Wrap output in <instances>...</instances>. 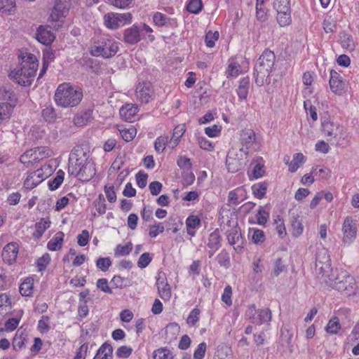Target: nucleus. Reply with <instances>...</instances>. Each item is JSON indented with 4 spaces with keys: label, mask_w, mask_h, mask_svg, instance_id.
I'll return each instance as SVG.
<instances>
[{
    "label": "nucleus",
    "mask_w": 359,
    "mask_h": 359,
    "mask_svg": "<svg viewBox=\"0 0 359 359\" xmlns=\"http://www.w3.org/2000/svg\"><path fill=\"white\" fill-rule=\"evenodd\" d=\"M20 68L9 73V77L22 86H30L35 76L39 62L36 57L30 53H21L19 56Z\"/></svg>",
    "instance_id": "obj_1"
},
{
    "label": "nucleus",
    "mask_w": 359,
    "mask_h": 359,
    "mask_svg": "<svg viewBox=\"0 0 359 359\" xmlns=\"http://www.w3.org/2000/svg\"><path fill=\"white\" fill-rule=\"evenodd\" d=\"M331 287L346 296L355 294V280L346 271L335 269L331 276L321 283Z\"/></svg>",
    "instance_id": "obj_2"
},
{
    "label": "nucleus",
    "mask_w": 359,
    "mask_h": 359,
    "mask_svg": "<svg viewBox=\"0 0 359 359\" xmlns=\"http://www.w3.org/2000/svg\"><path fill=\"white\" fill-rule=\"evenodd\" d=\"M276 56L273 51L265 50L257 60L254 67L255 83L262 86L267 81L274 65Z\"/></svg>",
    "instance_id": "obj_3"
},
{
    "label": "nucleus",
    "mask_w": 359,
    "mask_h": 359,
    "mask_svg": "<svg viewBox=\"0 0 359 359\" xmlns=\"http://www.w3.org/2000/svg\"><path fill=\"white\" fill-rule=\"evenodd\" d=\"M83 97L80 89H75L67 83L60 84L55 93V100L57 105L62 107L78 105Z\"/></svg>",
    "instance_id": "obj_4"
},
{
    "label": "nucleus",
    "mask_w": 359,
    "mask_h": 359,
    "mask_svg": "<svg viewBox=\"0 0 359 359\" xmlns=\"http://www.w3.org/2000/svg\"><path fill=\"white\" fill-rule=\"evenodd\" d=\"M248 151L243 148H231L226 156V165L229 172L235 173L242 170L248 162Z\"/></svg>",
    "instance_id": "obj_5"
},
{
    "label": "nucleus",
    "mask_w": 359,
    "mask_h": 359,
    "mask_svg": "<svg viewBox=\"0 0 359 359\" xmlns=\"http://www.w3.org/2000/svg\"><path fill=\"white\" fill-rule=\"evenodd\" d=\"M317 277L322 283L326 277L331 276L334 270L331 268L330 255L325 248L319 250L316 255Z\"/></svg>",
    "instance_id": "obj_6"
},
{
    "label": "nucleus",
    "mask_w": 359,
    "mask_h": 359,
    "mask_svg": "<svg viewBox=\"0 0 359 359\" xmlns=\"http://www.w3.org/2000/svg\"><path fill=\"white\" fill-rule=\"evenodd\" d=\"M131 21L132 15L130 13H108L104 15V25L110 29H116L120 25L130 24Z\"/></svg>",
    "instance_id": "obj_7"
},
{
    "label": "nucleus",
    "mask_w": 359,
    "mask_h": 359,
    "mask_svg": "<svg viewBox=\"0 0 359 359\" xmlns=\"http://www.w3.org/2000/svg\"><path fill=\"white\" fill-rule=\"evenodd\" d=\"M88 158L87 153L81 147H74L69 156L68 172L69 173L71 168L75 170H79L81 167L83 168L85 165H88L90 163L88 162Z\"/></svg>",
    "instance_id": "obj_8"
},
{
    "label": "nucleus",
    "mask_w": 359,
    "mask_h": 359,
    "mask_svg": "<svg viewBox=\"0 0 359 359\" xmlns=\"http://www.w3.org/2000/svg\"><path fill=\"white\" fill-rule=\"evenodd\" d=\"M117 43L111 39H106L101 45L95 46L91 50L93 56H102L104 58H109L114 56L118 51Z\"/></svg>",
    "instance_id": "obj_9"
},
{
    "label": "nucleus",
    "mask_w": 359,
    "mask_h": 359,
    "mask_svg": "<svg viewBox=\"0 0 359 359\" xmlns=\"http://www.w3.org/2000/svg\"><path fill=\"white\" fill-rule=\"evenodd\" d=\"M246 314L251 322L257 325L269 323L271 320V311L269 309L257 310L255 305L248 307Z\"/></svg>",
    "instance_id": "obj_10"
},
{
    "label": "nucleus",
    "mask_w": 359,
    "mask_h": 359,
    "mask_svg": "<svg viewBox=\"0 0 359 359\" xmlns=\"http://www.w3.org/2000/svg\"><path fill=\"white\" fill-rule=\"evenodd\" d=\"M343 238L342 242L345 244H351L357 236V221L352 217L348 216L344 219L342 225Z\"/></svg>",
    "instance_id": "obj_11"
},
{
    "label": "nucleus",
    "mask_w": 359,
    "mask_h": 359,
    "mask_svg": "<svg viewBox=\"0 0 359 359\" xmlns=\"http://www.w3.org/2000/svg\"><path fill=\"white\" fill-rule=\"evenodd\" d=\"M70 0H55L50 18L53 21L62 22L71 8Z\"/></svg>",
    "instance_id": "obj_12"
},
{
    "label": "nucleus",
    "mask_w": 359,
    "mask_h": 359,
    "mask_svg": "<svg viewBox=\"0 0 359 359\" xmlns=\"http://www.w3.org/2000/svg\"><path fill=\"white\" fill-rule=\"evenodd\" d=\"M323 132L327 137V142L332 145L337 146L339 144V139L341 135V128L339 126L334 125L330 122H324L323 123Z\"/></svg>",
    "instance_id": "obj_13"
},
{
    "label": "nucleus",
    "mask_w": 359,
    "mask_h": 359,
    "mask_svg": "<svg viewBox=\"0 0 359 359\" xmlns=\"http://www.w3.org/2000/svg\"><path fill=\"white\" fill-rule=\"evenodd\" d=\"M69 175L76 176L79 180L88 182L95 175V170L93 165L89 163L88 165L81 167L79 170H75L72 168L69 170Z\"/></svg>",
    "instance_id": "obj_14"
},
{
    "label": "nucleus",
    "mask_w": 359,
    "mask_h": 359,
    "mask_svg": "<svg viewBox=\"0 0 359 359\" xmlns=\"http://www.w3.org/2000/svg\"><path fill=\"white\" fill-rule=\"evenodd\" d=\"M330 87L335 94L341 95L344 91L345 82L341 76L334 70L330 71Z\"/></svg>",
    "instance_id": "obj_15"
},
{
    "label": "nucleus",
    "mask_w": 359,
    "mask_h": 359,
    "mask_svg": "<svg viewBox=\"0 0 359 359\" xmlns=\"http://www.w3.org/2000/svg\"><path fill=\"white\" fill-rule=\"evenodd\" d=\"M18 253V246L15 243L7 244L1 254L3 260L8 264H12L16 259Z\"/></svg>",
    "instance_id": "obj_16"
},
{
    "label": "nucleus",
    "mask_w": 359,
    "mask_h": 359,
    "mask_svg": "<svg viewBox=\"0 0 359 359\" xmlns=\"http://www.w3.org/2000/svg\"><path fill=\"white\" fill-rule=\"evenodd\" d=\"M136 96L142 102L148 103L153 93L150 83H140L136 88Z\"/></svg>",
    "instance_id": "obj_17"
},
{
    "label": "nucleus",
    "mask_w": 359,
    "mask_h": 359,
    "mask_svg": "<svg viewBox=\"0 0 359 359\" xmlns=\"http://www.w3.org/2000/svg\"><path fill=\"white\" fill-rule=\"evenodd\" d=\"M36 39L44 45L50 44L55 39V36L48 27L40 26L36 33Z\"/></svg>",
    "instance_id": "obj_18"
},
{
    "label": "nucleus",
    "mask_w": 359,
    "mask_h": 359,
    "mask_svg": "<svg viewBox=\"0 0 359 359\" xmlns=\"http://www.w3.org/2000/svg\"><path fill=\"white\" fill-rule=\"evenodd\" d=\"M141 39L140 29L136 25L126 29L123 33V41L128 44H135Z\"/></svg>",
    "instance_id": "obj_19"
},
{
    "label": "nucleus",
    "mask_w": 359,
    "mask_h": 359,
    "mask_svg": "<svg viewBox=\"0 0 359 359\" xmlns=\"http://www.w3.org/2000/svg\"><path fill=\"white\" fill-rule=\"evenodd\" d=\"M137 111L138 109L135 104H126L120 109L119 114L123 120L132 122Z\"/></svg>",
    "instance_id": "obj_20"
},
{
    "label": "nucleus",
    "mask_w": 359,
    "mask_h": 359,
    "mask_svg": "<svg viewBox=\"0 0 359 359\" xmlns=\"http://www.w3.org/2000/svg\"><path fill=\"white\" fill-rule=\"evenodd\" d=\"M255 140L256 135L252 130L244 129L242 130L241 134V142L243 145L246 146V149L245 150L248 151V148L255 142Z\"/></svg>",
    "instance_id": "obj_21"
},
{
    "label": "nucleus",
    "mask_w": 359,
    "mask_h": 359,
    "mask_svg": "<svg viewBox=\"0 0 359 359\" xmlns=\"http://www.w3.org/2000/svg\"><path fill=\"white\" fill-rule=\"evenodd\" d=\"M15 107V100L13 98L11 102L0 103V123L4 120L8 119Z\"/></svg>",
    "instance_id": "obj_22"
},
{
    "label": "nucleus",
    "mask_w": 359,
    "mask_h": 359,
    "mask_svg": "<svg viewBox=\"0 0 359 359\" xmlns=\"http://www.w3.org/2000/svg\"><path fill=\"white\" fill-rule=\"evenodd\" d=\"M65 234L62 231L56 233L55 236L51 238L48 243L47 248L51 251H57L61 249Z\"/></svg>",
    "instance_id": "obj_23"
},
{
    "label": "nucleus",
    "mask_w": 359,
    "mask_h": 359,
    "mask_svg": "<svg viewBox=\"0 0 359 359\" xmlns=\"http://www.w3.org/2000/svg\"><path fill=\"white\" fill-rule=\"evenodd\" d=\"M35 152L33 161L39 162L40 160L51 156L53 154L52 149L48 147H38L34 149Z\"/></svg>",
    "instance_id": "obj_24"
},
{
    "label": "nucleus",
    "mask_w": 359,
    "mask_h": 359,
    "mask_svg": "<svg viewBox=\"0 0 359 359\" xmlns=\"http://www.w3.org/2000/svg\"><path fill=\"white\" fill-rule=\"evenodd\" d=\"M339 37L340 43L343 48L348 51H352L355 49V42L353 37L350 34L346 32H341L339 34Z\"/></svg>",
    "instance_id": "obj_25"
},
{
    "label": "nucleus",
    "mask_w": 359,
    "mask_h": 359,
    "mask_svg": "<svg viewBox=\"0 0 359 359\" xmlns=\"http://www.w3.org/2000/svg\"><path fill=\"white\" fill-rule=\"evenodd\" d=\"M186 225L188 234L194 236L195 235L194 229L201 225V220L197 216L191 215L187 219Z\"/></svg>",
    "instance_id": "obj_26"
},
{
    "label": "nucleus",
    "mask_w": 359,
    "mask_h": 359,
    "mask_svg": "<svg viewBox=\"0 0 359 359\" xmlns=\"http://www.w3.org/2000/svg\"><path fill=\"white\" fill-rule=\"evenodd\" d=\"M185 132L184 126H177L173 130L172 136L169 141L170 147L175 148L179 143L180 138Z\"/></svg>",
    "instance_id": "obj_27"
},
{
    "label": "nucleus",
    "mask_w": 359,
    "mask_h": 359,
    "mask_svg": "<svg viewBox=\"0 0 359 359\" xmlns=\"http://www.w3.org/2000/svg\"><path fill=\"white\" fill-rule=\"evenodd\" d=\"M34 280L31 278H26L20 285L19 291L22 296L29 297L33 292Z\"/></svg>",
    "instance_id": "obj_28"
},
{
    "label": "nucleus",
    "mask_w": 359,
    "mask_h": 359,
    "mask_svg": "<svg viewBox=\"0 0 359 359\" xmlns=\"http://www.w3.org/2000/svg\"><path fill=\"white\" fill-rule=\"evenodd\" d=\"M277 21L281 27L289 25L291 23V9L277 11Z\"/></svg>",
    "instance_id": "obj_29"
},
{
    "label": "nucleus",
    "mask_w": 359,
    "mask_h": 359,
    "mask_svg": "<svg viewBox=\"0 0 359 359\" xmlns=\"http://www.w3.org/2000/svg\"><path fill=\"white\" fill-rule=\"evenodd\" d=\"M290 222L292 229V235L294 236H300L303 233L304 226L299 219V217L298 215H292Z\"/></svg>",
    "instance_id": "obj_30"
},
{
    "label": "nucleus",
    "mask_w": 359,
    "mask_h": 359,
    "mask_svg": "<svg viewBox=\"0 0 359 359\" xmlns=\"http://www.w3.org/2000/svg\"><path fill=\"white\" fill-rule=\"evenodd\" d=\"M113 348L111 344L104 343L97 352L100 359H112Z\"/></svg>",
    "instance_id": "obj_31"
},
{
    "label": "nucleus",
    "mask_w": 359,
    "mask_h": 359,
    "mask_svg": "<svg viewBox=\"0 0 359 359\" xmlns=\"http://www.w3.org/2000/svg\"><path fill=\"white\" fill-rule=\"evenodd\" d=\"M340 329L341 324L339 318L337 316H332L325 327L326 332L330 334H335L338 333Z\"/></svg>",
    "instance_id": "obj_32"
},
{
    "label": "nucleus",
    "mask_w": 359,
    "mask_h": 359,
    "mask_svg": "<svg viewBox=\"0 0 359 359\" xmlns=\"http://www.w3.org/2000/svg\"><path fill=\"white\" fill-rule=\"evenodd\" d=\"M50 222L41 219L40 222L35 224L36 230L33 233L34 237L39 238L42 236L43 232L50 226Z\"/></svg>",
    "instance_id": "obj_33"
},
{
    "label": "nucleus",
    "mask_w": 359,
    "mask_h": 359,
    "mask_svg": "<svg viewBox=\"0 0 359 359\" xmlns=\"http://www.w3.org/2000/svg\"><path fill=\"white\" fill-rule=\"evenodd\" d=\"M227 239L229 243L231 245L239 243L240 240L242 239L240 229L234 227L229 230L227 233Z\"/></svg>",
    "instance_id": "obj_34"
},
{
    "label": "nucleus",
    "mask_w": 359,
    "mask_h": 359,
    "mask_svg": "<svg viewBox=\"0 0 359 359\" xmlns=\"http://www.w3.org/2000/svg\"><path fill=\"white\" fill-rule=\"evenodd\" d=\"M221 237L217 231H215L211 233L209 236L208 246L214 250V251H217L220 246Z\"/></svg>",
    "instance_id": "obj_35"
},
{
    "label": "nucleus",
    "mask_w": 359,
    "mask_h": 359,
    "mask_svg": "<svg viewBox=\"0 0 359 359\" xmlns=\"http://www.w3.org/2000/svg\"><path fill=\"white\" fill-rule=\"evenodd\" d=\"M158 291L160 297L164 300H169L171 297V290L169 284L163 282H157Z\"/></svg>",
    "instance_id": "obj_36"
},
{
    "label": "nucleus",
    "mask_w": 359,
    "mask_h": 359,
    "mask_svg": "<svg viewBox=\"0 0 359 359\" xmlns=\"http://www.w3.org/2000/svg\"><path fill=\"white\" fill-rule=\"evenodd\" d=\"M91 115L92 112L90 110L86 111L81 115H76L74 118V124L79 127L86 125L91 118Z\"/></svg>",
    "instance_id": "obj_37"
},
{
    "label": "nucleus",
    "mask_w": 359,
    "mask_h": 359,
    "mask_svg": "<svg viewBox=\"0 0 359 359\" xmlns=\"http://www.w3.org/2000/svg\"><path fill=\"white\" fill-rule=\"evenodd\" d=\"M266 189L267 184L266 182L257 183L252 187L254 196L259 199L262 198L265 196Z\"/></svg>",
    "instance_id": "obj_38"
},
{
    "label": "nucleus",
    "mask_w": 359,
    "mask_h": 359,
    "mask_svg": "<svg viewBox=\"0 0 359 359\" xmlns=\"http://www.w3.org/2000/svg\"><path fill=\"white\" fill-rule=\"evenodd\" d=\"M304 162V156L302 153L294 155L292 161L289 163V170L291 172L297 171L300 165Z\"/></svg>",
    "instance_id": "obj_39"
},
{
    "label": "nucleus",
    "mask_w": 359,
    "mask_h": 359,
    "mask_svg": "<svg viewBox=\"0 0 359 359\" xmlns=\"http://www.w3.org/2000/svg\"><path fill=\"white\" fill-rule=\"evenodd\" d=\"M64 176V172L62 170H58L55 178L48 181L49 189L52 191L57 189L62 183Z\"/></svg>",
    "instance_id": "obj_40"
},
{
    "label": "nucleus",
    "mask_w": 359,
    "mask_h": 359,
    "mask_svg": "<svg viewBox=\"0 0 359 359\" xmlns=\"http://www.w3.org/2000/svg\"><path fill=\"white\" fill-rule=\"evenodd\" d=\"M15 8V0H0V12L11 13Z\"/></svg>",
    "instance_id": "obj_41"
},
{
    "label": "nucleus",
    "mask_w": 359,
    "mask_h": 359,
    "mask_svg": "<svg viewBox=\"0 0 359 359\" xmlns=\"http://www.w3.org/2000/svg\"><path fill=\"white\" fill-rule=\"evenodd\" d=\"M93 205L99 215H104L106 212L107 206L103 194H99L98 197L94 201Z\"/></svg>",
    "instance_id": "obj_42"
},
{
    "label": "nucleus",
    "mask_w": 359,
    "mask_h": 359,
    "mask_svg": "<svg viewBox=\"0 0 359 359\" xmlns=\"http://www.w3.org/2000/svg\"><path fill=\"white\" fill-rule=\"evenodd\" d=\"M133 249V244L129 242L125 245H118L114 250L115 257L128 255Z\"/></svg>",
    "instance_id": "obj_43"
},
{
    "label": "nucleus",
    "mask_w": 359,
    "mask_h": 359,
    "mask_svg": "<svg viewBox=\"0 0 359 359\" xmlns=\"http://www.w3.org/2000/svg\"><path fill=\"white\" fill-rule=\"evenodd\" d=\"M154 359H172L170 351L167 348H161L154 352Z\"/></svg>",
    "instance_id": "obj_44"
},
{
    "label": "nucleus",
    "mask_w": 359,
    "mask_h": 359,
    "mask_svg": "<svg viewBox=\"0 0 359 359\" xmlns=\"http://www.w3.org/2000/svg\"><path fill=\"white\" fill-rule=\"evenodd\" d=\"M203 8L201 0H189L187 5V10L191 13H198Z\"/></svg>",
    "instance_id": "obj_45"
},
{
    "label": "nucleus",
    "mask_w": 359,
    "mask_h": 359,
    "mask_svg": "<svg viewBox=\"0 0 359 359\" xmlns=\"http://www.w3.org/2000/svg\"><path fill=\"white\" fill-rule=\"evenodd\" d=\"M323 29L326 33H332L336 31L337 23L334 18L328 16L323 21Z\"/></svg>",
    "instance_id": "obj_46"
},
{
    "label": "nucleus",
    "mask_w": 359,
    "mask_h": 359,
    "mask_svg": "<svg viewBox=\"0 0 359 359\" xmlns=\"http://www.w3.org/2000/svg\"><path fill=\"white\" fill-rule=\"evenodd\" d=\"M136 133V129L134 127H130L129 128L120 130V134L126 142L131 141L135 137Z\"/></svg>",
    "instance_id": "obj_47"
},
{
    "label": "nucleus",
    "mask_w": 359,
    "mask_h": 359,
    "mask_svg": "<svg viewBox=\"0 0 359 359\" xmlns=\"http://www.w3.org/2000/svg\"><path fill=\"white\" fill-rule=\"evenodd\" d=\"M168 139V137L161 136L156 140L154 142V148L158 153H161L164 151L165 145L169 143Z\"/></svg>",
    "instance_id": "obj_48"
},
{
    "label": "nucleus",
    "mask_w": 359,
    "mask_h": 359,
    "mask_svg": "<svg viewBox=\"0 0 359 359\" xmlns=\"http://www.w3.org/2000/svg\"><path fill=\"white\" fill-rule=\"evenodd\" d=\"M219 39V32L215 31V32H208L205 34V41L206 46L209 48H212L215 46V43Z\"/></svg>",
    "instance_id": "obj_49"
},
{
    "label": "nucleus",
    "mask_w": 359,
    "mask_h": 359,
    "mask_svg": "<svg viewBox=\"0 0 359 359\" xmlns=\"http://www.w3.org/2000/svg\"><path fill=\"white\" fill-rule=\"evenodd\" d=\"M35 152L33 149L27 150L25 153H24L20 158V161L23 164H34L36 163L35 161H33V157L34 156Z\"/></svg>",
    "instance_id": "obj_50"
},
{
    "label": "nucleus",
    "mask_w": 359,
    "mask_h": 359,
    "mask_svg": "<svg viewBox=\"0 0 359 359\" xmlns=\"http://www.w3.org/2000/svg\"><path fill=\"white\" fill-rule=\"evenodd\" d=\"M111 265V261L109 257H100L96 262V266L102 271H107Z\"/></svg>",
    "instance_id": "obj_51"
},
{
    "label": "nucleus",
    "mask_w": 359,
    "mask_h": 359,
    "mask_svg": "<svg viewBox=\"0 0 359 359\" xmlns=\"http://www.w3.org/2000/svg\"><path fill=\"white\" fill-rule=\"evenodd\" d=\"M50 257L48 253H45L38 259L36 264L39 271H42L46 269L47 265L50 263Z\"/></svg>",
    "instance_id": "obj_52"
},
{
    "label": "nucleus",
    "mask_w": 359,
    "mask_h": 359,
    "mask_svg": "<svg viewBox=\"0 0 359 359\" xmlns=\"http://www.w3.org/2000/svg\"><path fill=\"white\" fill-rule=\"evenodd\" d=\"M273 7L276 11L281 10L289 11L290 9V0H275L273 3Z\"/></svg>",
    "instance_id": "obj_53"
},
{
    "label": "nucleus",
    "mask_w": 359,
    "mask_h": 359,
    "mask_svg": "<svg viewBox=\"0 0 359 359\" xmlns=\"http://www.w3.org/2000/svg\"><path fill=\"white\" fill-rule=\"evenodd\" d=\"M152 258L150 257L149 252H144L140 255L138 261L137 266L140 269H144L147 267L149 263L151 262Z\"/></svg>",
    "instance_id": "obj_54"
},
{
    "label": "nucleus",
    "mask_w": 359,
    "mask_h": 359,
    "mask_svg": "<svg viewBox=\"0 0 359 359\" xmlns=\"http://www.w3.org/2000/svg\"><path fill=\"white\" fill-rule=\"evenodd\" d=\"M42 116L47 121H53L56 117V113L53 107H46L42 111Z\"/></svg>",
    "instance_id": "obj_55"
},
{
    "label": "nucleus",
    "mask_w": 359,
    "mask_h": 359,
    "mask_svg": "<svg viewBox=\"0 0 359 359\" xmlns=\"http://www.w3.org/2000/svg\"><path fill=\"white\" fill-rule=\"evenodd\" d=\"M207 349L206 343L202 342L198 344V348L194 353V359H203Z\"/></svg>",
    "instance_id": "obj_56"
},
{
    "label": "nucleus",
    "mask_w": 359,
    "mask_h": 359,
    "mask_svg": "<svg viewBox=\"0 0 359 359\" xmlns=\"http://www.w3.org/2000/svg\"><path fill=\"white\" fill-rule=\"evenodd\" d=\"M239 64L236 62L230 63L227 69V77L238 76L241 72Z\"/></svg>",
    "instance_id": "obj_57"
},
{
    "label": "nucleus",
    "mask_w": 359,
    "mask_h": 359,
    "mask_svg": "<svg viewBox=\"0 0 359 359\" xmlns=\"http://www.w3.org/2000/svg\"><path fill=\"white\" fill-rule=\"evenodd\" d=\"M164 226L161 223L150 226L149 235L151 238L156 237L159 233L163 232Z\"/></svg>",
    "instance_id": "obj_58"
},
{
    "label": "nucleus",
    "mask_w": 359,
    "mask_h": 359,
    "mask_svg": "<svg viewBox=\"0 0 359 359\" xmlns=\"http://www.w3.org/2000/svg\"><path fill=\"white\" fill-rule=\"evenodd\" d=\"M232 289L230 285H227L224 290L222 296V300L228 306L232 304L231 301Z\"/></svg>",
    "instance_id": "obj_59"
},
{
    "label": "nucleus",
    "mask_w": 359,
    "mask_h": 359,
    "mask_svg": "<svg viewBox=\"0 0 359 359\" xmlns=\"http://www.w3.org/2000/svg\"><path fill=\"white\" fill-rule=\"evenodd\" d=\"M199 314L200 310L197 308L194 309L187 318V323L191 325H194L199 320Z\"/></svg>",
    "instance_id": "obj_60"
},
{
    "label": "nucleus",
    "mask_w": 359,
    "mask_h": 359,
    "mask_svg": "<svg viewBox=\"0 0 359 359\" xmlns=\"http://www.w3.org/2000/svg\"><path fill=\"white\" fill-rule=\"evenodd\" d=\"M132 348L127 346H122L119 347L116 351V355L119 358H127L132 353Z\"/></svg>",
    "instance_id": "obj_61"
},
{
    "label": "nucleus",
    "mask_w": 359,
    "mask_h": 359,
    "mask_svg": "<svg viewBox=\"0 0 359 359\" xmlns=\"http://www.w3.org/2000/svg\"><path fill=\"white\" fill-rule=\"evenodd\" d=\"M217 261L221 266L228 267L230 264L229 254L226 252L222 251L217 255Z\"/></svg>",
    "instance_id": "obj_62"
},
{
    "label": "nucleus",
    "mask_w": 359,
    "mask_h": 359,
    "mask_svg": "<svg viewBox=\"0 0 359 359\" xmlns=\"http://www.w3.org/2000/svg\"><path fill=\"white\" fill-rule=\"evenodd\" d=\"M177 165L181 169H191V163L189 158L186 156H180L177 161Z\"/></svg>",
    "instance_id": "obj_63"
},
{
    "label": "nucleus",
    "mask_w": 359,
    "mask_h": 359,
    "mask_svg": "<svg viewBox=\"0 0 359 359\" xmlns=\"http://www.w3.org/2000/svg\"><path fill=\"white\" fill-rule=\"evenodd\" d=\"M268 217L269 213L262 207H260L257 214V223L260 225L264 224L267 222Z\"/></svg>",
    "instance_id": "obj_64"
}]
</instances>
